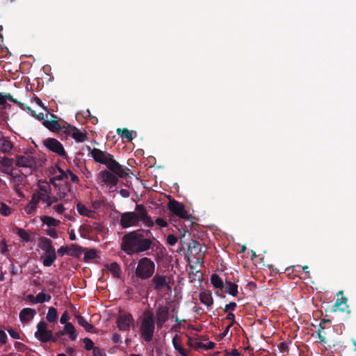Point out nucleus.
I'll return each instance as SVG.
<instances>
[{
    "mask_svg": "<svg viewBox=\"0 0 356 356\" xmlns=\"http://www.w3.org/2000/svg\"><path fill=\"white\" fill-rule=\"evenodd\" d=\"M84 252V248L77 244H72L68 247V254L79 257Z\"/></svg>",
    "mask_w": 356,
    "mask_h": 356,
    "instance_id": "obj_29",
    "label": "nucleus"
},
{
    "mask_svg": "<svg viewBox=\"0 0 356 356\" xmlns=\"http://www.w3.org/2000/svg\"><path fill=\"white\" fill-rule=\"evenodd\" d=\"M7 335L6 332L0 330V343L4 344L6 343Z\"/></svg>",
    "mask_w": 356,
    "mask_h": 356,
    "instance_id": "obj_63",
    "label": "nucleus"
},
{
    "mask_svg": "<svg viewBox=\"0 0 356 356\" xmlns=\"http://www.w3.org/2000/svg\"><path fill=\"white\" fill-rule=\"evenodd\" d=\"M76 318L77 320L79 325L83 327L86 330V331L91 333L95 332L94 326L89 323L82 316L77 315L76 316Z\"/></svg>",
    "mask_w": 356,
    "mask_h": 356,
    "instance_id": "obj_28",
    "label": "nucleus"
},
{
    "mask_svg": "<svg viewBox=\"0 0 356 356\" xmlns=\"http://www.w3.org/2000/svg\"><path fill=\"white\" fill-rule=\"evenodd\" d=\"M13 148L11 141L4 136L0 140V152L7 154L10 153Z\"/></svg>",
    "mask_w": 356,
    "mask_h": 356,
    "instance_id": "obj_24",
    "label": "nucleus"
},
{
    "mask_svg": "<svg viewBox=\"0 0 356 356\" xmlns=\"http://www.w3.org/2000/svg\"><path fill=\"white\" fill-rule=\"evenodd\" d=\"M341 294V297L340 298H337L336 302L334 305V311H337L339 309L341 312H345L346 309H348V306L347 305V298L343 296V291H339L338 295Z\"/></svg>",
    "mask_w": 356,
    "mask_h": 356,
    "instance_id": "obj_19",
    "label": "nucleus"
},
{
    "mask_svg": "<svg viewBox=\"0 0 356 356\" xmlns=\"http://www.w3.org/2000/svg\"><path fill=\"white\" fill-rule=\"evenodd\" d=\"M116 132L119 136L122 137V138L126 139L128 142L132 141V132H131L127 128H118L117 129Z\"/></svg>",
    "mask_w": 356,
    "mask_h": 356,
    "instance_id": "obj_33",
    "label": "nucleus"
},
{
    "mask_svg": "<svg viewBox=\"0 0 356 356\" xmlns=\"http://www.w3.org/2000/svg\"><path fill=\"white\" fill-rule=\"evenodd\" d=\"M108 268L115 277L119 278L120 277L121 268L118 263H111L108 266Z\"/></svg>",
    "mask_w": 356,
    "mask_h": 356,
    "instance_id": "obj_34",
    "label": "nucleus"
},
{
    "mask_svg": "<svg viewBox=\"0 0 356 356\" xmlns=\"http://www.w3.org/2000/svg\"><path fill=\"white\" fill-rule=\"evenodd\" d=\"M97 257V251L95 249L84 248L83 259L86 261L88 259H93Z\"/></svg>",
    "mask_w": 356,
    "mask_h": 356,
    "instance_id": "obj_38",
    "label": "nucleus"
},
{
    "mask_svg": "<svg viewBox=\"0 0 356 356\" xmlns=\"http://www.w3.org/2000/svg\"><path fill=\"white\" fill-rule=\"evenodd\" d=\"M120 217L119 225L122 229L137 227L140 222H143V225L149 228L154 226V220L143 204H136L135 211L122 213Z\"/></svg>",
    "mask_w": 356,
    "mask_h": 356,
    "instance_id": "obj_2",
    "label": "nucleus"
},
{
    "mask_svg": "<svg viewBox=\"0 0 356 356\" xmlns=\"http://www.w3.org/2000/svg\"><path fill=\"white\" fill-rule=\"evenodd\" d=\"M67 172L70 176L71 181L73 183H77L79 181L78 176L76 175H75L74 173H73L71 170H67Z\"/></svg>",
    "mask_w": 356,
    "mask_h": 356,
    "instance_id": "obj_61",
    "label": "nucleus"
},
{
    "mask_svg": "<svg viewBox=\"0 0 356 356\" xmlns=\"http://www.w3.org/2000/svg\"><path fill=\"white\" fill-rule=\"evenodd\" d=\"M236 307V303L234 302H231L229 304L226 305L224 308V312H227L229 310L234 311Z\"/></svg>",
    "mask_w": 356,
    "mask_h": 356,
    "instance_id": "obj_55",
    "label": "nucleus"
},
{
    "mask_svg": "<svg viewBox=\"0 0 356 356\" xmlns=\"http://www.w3.org/2000/svg\"><path fill=\"white\" fill-rule=\"evenodd\" d=\"M13 230L14 233L17 234V236H19L24 242L28 243L31 241V235L26 230L17 226H15Z\"/></svg>",
    "mask_w": 356,
    "mask_h": 356,
    "instance_id": "obj_25",
    "label": "nucleus"
},
{
    "mask_svg": "<svg viewBox=\"0 0 356 356\" xmlns=\"http://www.w3.org/2000/svg\"><path fill=\"white\" fill-rule=\"evenodd\" d=\"M83 343H84V348L87 350H94V348H96L94 346L93 341L90 338L86 337L85 339H83Z\"/></svg>",
    "mask_w": 356,
    "mask_h": 356,
    "instance_id": "obj_44",
    "label": "nucleus"
},
{
    "mask_svg": "<svg viewBox=\"0 0 356 356\" xmlns=\"http://www.w3.org/2000/svg\"><path fill=\"white\" fill-rule=\"evenodd\" d=\"M52 209L58 214H62L65 211V208L63 203L54 204Z\"/></svg>",
    "mask_w": 356,
    "mask_h": 356,
    "instance_id": "obj_45",
    "label": "nucleus"
},
{
    "mask_svg": "<svg viewBox=\"0 0 356 356\" xmlns=\"http://www.w3.org/2000/svg\"><path fill=\"white\" fill-rule=\"evenodd\" d=\"M38 188L40 190L39 192L42 193H50V185L47 181L40 180L38 181Z\"/></svg>",
    "mask_w": 356,
    "mask_h": 356,
    "instance_id": "obj_39",
    "label": "nucleus"
},
{
    "mask_svg": "<svg viewBox=\"0 0 356 356\" xmlns=\"http://www.w3.org/2000/svg\"><path fill=\"white\" fill-rule=\"evenodd\" d=\"M26 300L28 301H29L31 303H33V304H37L38 303V301H37V296H34L32 294H29L27 296H26Z\"/></svg>",
    "mask_w": 356,
    "mask_h": 356,
    "instance_id": "obj_64",
    "label": "nucleus"
},
{
    "mask_svg": "<svg viewBox=\"0 0 356 356\" xmlns=\"http://www.w3.org/2000/svg\"><path fill=\"white\" fill-rule=\"evenodd\" d=\"M63 335V332L61 330H59L55 333L54 336L52 335L51 341L53 342H56Z\"/></svg>",
    "mask_w": 356,
    "mask_h": 356,
    "instance_id": "obj_57",
    "label": "nucleus"
},
{
    "mask_svg": "<svg viewBox=\"0 0 356 356\" xmlns=\"http://www.w3.org/2000/svg\"><path fill=\"white\" fill-rule=\"evenodd\" d=\"M0 164L3 167H5V168H11L13 166V159L8 158V157H6V156H3L0 160Z\"/></svg>",
    "mask_w": 356,
    "mask_h": 356,
    "instance_id": "obj_41",
    "label": "nucleus"
},
{
    "mask_svg": "<svg viewBox=\"0 0 356 356\" xmlns=\"http://www.w3.org/2000/svg\"><path fill=\"white\" fill-rule=\"evenodd\" d=\"M330 328L331 326L327 327L325 325H323V323L319 324V328L317 332V335L320 342L325 344L329 342V339L327 337V333L326 332V330Z\"/></svg>",
    "mask_w": 356,
    "mask_h": 356,
    "instance_id": "obj_22",
    "label": "nucleus"
},
{
    "mask_svg": "<svg viewBox=\"0 0 356 356\" xmlns=\"http://www.w3.org/2000/svg\"><path fill=\"white\" fill-rule=\"evenodd\" d=\"M155 271L154 262L148 257H143L138 261L137 266L134 271V276L131 279L135 284H139V280H146L154 275Z\"/></svg>",
    "mask_w": 356,
    "mask_h": 356,
    "instance_id": "obj_4",
    "label": "nucleus"
},
{
    "mask_svg": "<svg viewBox=\"0 0 356 356\" xmlns=\"http://www.w3.org/2000/svg\"><path fill=\"white\" fill-rule=\"evenodd\" d=\"M61 331L63 332L64 335L69 334V337L72 341H75L77 338L78 334L72 323L65 324L64 328Z\"/></svg>",
    "mask_w": 356,
    "mask_h": 356,
    "instance_id": "obj_23",
    "label": "nucleus"
},
{
    "mask_svg": "<svg viewBox=\"0 0 356 356\" xmlns=\"http://www.w3.org/2000/svg\"><path fill=\"white\" fill-rule=\"evenodd\" d=\"M16 165L22 168L33 169L36 166V161L33 156L30 155H17L16 156Z\"/></svg>",
    "mask_w": 356,
    "mask_h": 356,
    "instance_id": "obj_16",
    "label": "nucleus"
},
{
    "mask_svg": "<svg viewBox=\"0 0 356 356\" xmlns=\"http://www.w3.org/2000/svg\"><path fill=\"white\" fill-rule=\"evenodd\" d=\"M42 124L52 132H58L61 129L60 124L56 120H44Z\"/></svg>",
    "mask_w": 356,
    "mask_h": 356,
    "instance_id": "obj_30",
    "label": "nucleus"
},
{
    "mask_svg": "<svg viewBox=\"0 0 356 356\" xmlns=\"http://www.w3.org/2000/svg\"><path fill=\"white\" fill-rule=\"evenodd\" d=\"M151 234L149 230L137 229L125 234L122 237L121 250L128 255H133L149 250L152 245L151 238L145 237Z\"/></svg>",
    "mask_w": 356,
    "mask_h": 356,
    "instance_id": "obj_1",
    "label": "nucleus"
},
{
    "mask_svg": "<svg viewBox=\"0 0 356 356\" xmlns=\"http://www.w3.org/2000/svg\"><path fill=\"white\" fill-rule=\"evenodd\" d=\"M47 323L44 321H40L37 325V331L35 333V337L43 343L51 341L52 332L47 330Z\"/></svg>",
    "mask_w": 356,
    "mask_h": 356,
    "instance_id": "obj_12",
    "label": "nucleus"
},
{
    "mask_svg": "<svg viewBox=\"0 0 356 356\" xmlns=\"http://www.w3.org/2000/svg\"><path fill=\"white\" fill-rule=\"evenodd\" d=\"M199 296L200 302L207 307H210L213 304V299L210 291H203L200 293Z\"/></svg>",
    "mask_w": 356,
    "mask_h": 356,
    "instance_id": "obj_21",
    "label": "nucleus"
},
{
    "mask_svg": "<svg viewBox=\"0 0 356 356\" xmlns=\"http://www.w3.org/2000/svg\"><path fill=\"white\" fill-rule=\"evenodd\" d=\"M36 209H37V207L34 204H32V203H31L29 202V203L28 204V205L25 207V211L27 214H33L36 211Z\"/></svg>",
    "mask_w": 356,
    "mask_h": 356,
    "instance_id": "obj_47",
    "label": "nucleus"
},
{
    "mask_svg": "<svg viewBox=\"0 0 356 356\" xmlns=\"http://www.w3.org/2000/svg\"><path fill=\"white\" fill-rule=\"evenodd\" d=\"M177 242V238L172 235V234H169L167 236V243L170 245H175Z\"/></svg>",
    "mask_w": 356,
    "mask_h": 356,
    "instance_id": "obj_50",
    "label": "nucleus"
},
{
    "mask_svg": "<svg viewBox=\"0 0 356 356\" xmlns=\"http://www.w3.org/2000/svg\"><path fill=\"white\" fill-rule=\"evenodd\" d=\"M198 346H202V349L208 350L213 349L214 348V346H215V343L213 342H212V341H209L207 343H202V344H199Z\"/></svg>",
    "mask_w": 356,
    "mask_h": 356,
    "instance_id": "obj_52",
    "label": "nucleus"
},
{
    "mask_svg": "<svg viewBox=\"0 0 356 356\" xmlns=\"http://www.w3.org/2000/svg\"><path fill=\"white\" fill-rule=\"evenodd\" d=\"M58 254L62 257L64 255V254H68V247L67 246H61L58 250Z\"/></svg>",
    "mask_w": 356,
    "mask_h": 356,
    "instance_id": "obj_62",
    "label": "nucleus"
},
{
    "mask_svg": "<svg viewBox=\"0 0 356 356\" xmlns=\"http://www.w3.org/2000/svg\"><path fill=\"white\" fill-rule=\"evenodd\" d=\"M170 312L168 307L163 305H159L156 310V324L159 329H161L165 322L169 319Z\"/></svg>",
    "mask_w": 356,
    "mask_h": 356,
    "instance_id": "obj_13",
    "label": "nucleus"
},
{
    "mask_svg": "<svg viewBox=\"0 0 356 356\" xmlns=\"http://www.w3.org/2000/svg\"><path fill=\"white\" fill-rule=\"evenodd\" d=\"M59 175L54 176V180L63 181V179H67V174L60 167L57 166Z\"/></svg>",
    "mask_w": 356,
    "mask_h": 356,
    "instance_id": "obj_43",
    "label": "nucleus"
},
{
    "mask_svg": "<svg viewBox=\"0 0 356 356\" xmlns=\"http://www.w3.org/2000/svg\"><path fill=\"white\" fill-rule=\"evenodd\" d=\"M47 321L49 323H54L58 318L57 310L54 307H50L48 310L47 317Z\"/></svg>",
    "mask_w": 356,
    "mask_h": 356,
    "instance_id": "obj_36",
    "label": "nucleus"
},
{
    "mask_svg": "<svg viewBox=\"0 0 356 356\" xmlns=\"http://www.w3.org/2000/svg\"><path fill=\"white\" fill-rule=\"evenodd\" d=\"M154 223L160 227H166L168 226L167 221L162 218H157L155 222H154Z\"/></svg>",
    "mask_w": 356,
    "mask_h": 356,
    "instance_id": "obj_48",
    "label": "nucleus"
},
{
    "mask_svg": "<svg viewBox=\"0 0 356 356\" xmlns=\"http://www.w3.org/2000/svg\"><path fill=\"white\" fill-rule=\"evenodd\" d=\"M278 348L282 353H287L289 351L288 343L286 341L281 342L279 344Z\"/></svg>",
    "mask_w": 356,
    "mask_h": 356,
    "instance_id": "obj_53",
    "label": "nucleus"
},
{
    "mask_svg": "<svg viewBox=\"0 0 356 356\" xmlns=\"http://www.w3.org/2000/svg\"><path fill=\"white\" fill-rule=\"evenodd\" d=\"M88 149L95 162L106 165L108 170L113 171L120 168V164L114 159L112 154L98 148L91 149L89 146H88Z\"/></svg>",
    "mask_w": 356,
    "mask_h": 356,
    "instance_id": "obj_5",
    "label": "nucleus"
},
{
    "mask_svg": "<svg viewBox=\"0 0 356 356\" xmlns=\"http://www.w3.org/2000/svg\"><path fill=\"white\" fill-rule=\"evenodd\" d=\"M57 195L59 200L63 203L70 202L74 197L72 184L67 181L61 183L58 186Z\"/></svg>",
    "mask_w": 356,
    "mask_h": 356,
    "instance_id": "obj_8",
    "label": "nucleus"
},
{
    "mask_svg": "<svg viewBox=\"0 0 356 356\" xmlns=\"http://www.w3.org/2000/svg\"><path fill=\"white\" fill-rule=\"evenodd\" d=\"M0 213L4 216H8L11 213V209L4 202L0 203Z\"/></svg>",
    "mask_w": 356,
    "mask_h": 356,
    "instance_id": "obj_42",
    "label": "nucleus"
},
{
    "mask_svg": "<svg viewBox=\"0 0 356 356\" xmlns=\"http://www.w3.org/2000/svg\"><path fill=\"white\" fill-rule=\"evenodd\" d=\"M188 251L191 254L198 255L197 259H202L203 257L201 244L196 241L192 240L191 243H189Z\"/></svg>",
    "mask_w": 356,
    "mask_h": 356,
    "instance_id": "obj_20",
    "label": "nucleus"
},
{
    "mask_svg": "<svg viewBox=\"0 0 356 356\" xmlns=\"http://www.w3.org/2000/svg\"><path fill=\"white\" fill-rule=\"evenodd\" d=\"M36 314V311L31 308H24L19 312V319L22 323L30 321Z\"/></svg>",
    "mask_w": 356,
    "mask_h": 356,
    "instance_id": "obj_18",
    "label": "nucleus"
},
{
    "mask_svg": "<svg viewBox=\"0 0 356 356\" xmlns=\"http://www.w3.org/2000/svg\"><path fill=\"white\" fill-rule=\"evenodd\" d=\"M154 330V314L151 311L147 310L144 312V317L140 327V334L146 342H150L152 340Z\"/></svg>",
    "mask_w": 356,
    "mask_h": 356,
    "instance_id": "obj_7",
    "label": "nucleus"
},
{
    "mask_svg": "<svg viewBox=\"0 0 356 356\" xmlns=\"http://www.w3.org/2000/svg\"><path fill=\"white\" fill-rule=\"evenodd\" d=\"M134 320L131 314H124L120 315L117 318V326L121 331H127L130 328L131 324L134 323Z\"/></svg>",
    "mask_w": 356,
    "mask_h": 356,
    "instance_id": "obj_15",
    "label": "nucleus"
},
{
    "mask_svg": "<svg viewBox=\"0 0 356 356\" xmlns=\"http://www.w3.org/2000/svg\"><path fill=\"white\" fill-rule=\"evenodd\" d=\"M40 196H39V191H35L31 195V199L30 200V202L32 203V204H34L37 207L38 204L40 202Z\"/></svg>",
    "mask_w": 356,
    "mask_h": 356,
    "instance_id": "obj_46",
    "label": "nucleus"
},
{
    "mask_svg": "<svg viewBox=\"0 0 356 356\" xmlns=\"http://www.w3.org/2000/svg\"><path fill=\"white\" fill-rule=\"evenodd\" d=\"M225 292L228 293L229 295L235 297L238 294V285L235 283H233L230 281L226 280V284L224 287Z\"/></svg>",
    "mask_w": 356,
    "mask_h": 356,
    "instance_id": "obj_31",
    "label": "nucleus"
},
{
    "mask_svg": "<svg viewBox=\"0 0 356 356\" xmlns=\"http://www.w3.org/2000/svg\"><path fill=\"white\" fill-rule=\"evenodd\" d=\"M211 282L213 287L216 289H222L225 287L223 281L222 280L220 277L216 273L211 275Z\"/></svg>",
    "mask_w": 356,
    "mask_h": 356,
    "instance_id": "obj_32",
    "label": "nucleus"
},
{
    "mask_svg": "<svg viewBox=\"0 0 356 356\" xmlns=\"http://www.w3.org/2000/svg\"><path fill=\"white\" fill-rule=\"evenodd\" d=\"M168 208L170 212L177 216L183 219H189V215L182 203L175 200H170Z\"/></svg>",
    "mask_w": 356,
    "mask_h": 356,
    "instance_id": "obj_10",
    "label": "nucleus"
},
{
    "mask_svg": "<svg viewBox=\"0 0 356 356\" xmlns=\"http://www.w3.org/2000/svg\"><path fill=\"white\" fill-rule=\"evenodd\" d=\"M76 209L78 213L83 216H87L88 218H93L95 215V212L88 207H86L84 204L81 202L76 203Z\"/></svg>",
    "mask_w": 356,
    "mask_h": 356,
    "instance_id": "obj_26",
    "label": "nucleus"
},
{
    "mask_svg": "<svg viewBox=\"0 0 356 356\" xmlns=\"http://www.w3.org/2000/svg\"><path fill=\"white\" fill-rule=\"evenodd\" d=\"M47 234L53 238H57L58 237L57 231L55 227H51L47 230Z\"/></svg>",
    "mask_w": 356,
    "mask_h": 356,
    "instance_id": "obj_51",
    "label": "nucleus"
},
{
    "mask_svg": "<svg viewBox=\"0 0 356 356\" xmlns=\"http://www.w3.org/2000/svg\"><path fill=\"white\" fill-rule=\"evenodd\" d=\"M7 101H10L18 105H22V104L17 99H14L10 94L0 92V106H3L0 110V118L4 121L6 119V113L4 111V110L10 107V105L7 103Z\"/></svg>",
    "mask_w": 356,
    "mask_h": 356,
    "instance_id": "obj_14",
    "label": "nucleus"
},
{
    "mask_svg": "<svg viewBox=\"0 0 356 356\" xmlns=\"http://www.w3.org/2000/svg\"><path fill=\"white\" fill-rule=\"evenodd\" d=\"M7 331L13 339H19L20 338L19 334L13 328L8 329Z\"/></svg>",
    "mask_w": 356,
    "mask_h": 356,
    "instance_id": "obj_56",
    "label": "nucleus"
},
{
    "mask_svg": "<svg viewBox=\"0 0 356 356\" xmlns=\"http://www.w3.org/2000/svg\"><path fill=\"white\" fill-rule=\"evenodd\" d=\"M127 170H129L127 168H124L120 165V168L115 170H110L108 168L100 171L97 175L98 184L106 185L112 188L118 184V178H124L128 176Z\"/></svg>",
    "mask_w": 356,
    "mask_h": 356,
    "instance_id": "obj_3",
    "label": "nucleus"
},
{
    "mask_svg": "<svg viewBox=\"0 0 356 356\" xmlns=\"http://www.w3.org/2000/svg\"><path fill=\"white\" fill-rule=\"evenodd\" d=\"M67 133L78 143L83 142L88 139L87 133L86 131H81L75 127H70Z\"/></svg>",
    "mask_w": 356,
    "mask_h": 356,
    "instance_id": "obj_17",
    "label": "nucleus"
},
{
    "mask_svg": "<svg viewBox=\"0 0 356 356\" xmlns=\"http://www.w3.org/2000/svg\"><path fill=\"white\" fill-rule=\"evenodd\" d=\"M70 319L68 312L65 310L60 316V323L61 324L68 323L67 321Z\"/></svg>",
    "mask_w": 356,
    "mask_h": 356,
    "instance_id": "obj_49",
    "label": "nucleus"
},
{
    "mask_svg": "<svg viewBox=\"0 0 356 356\" xmlns=\"http://www.w3.org/2000/svg\"><path fill=\"white\" fill-rule=\"evenodd\" d=\"M187 337H188L187 345L188 346L194 348L196 350H200L202 349V346H199L198 345L202 344V342L199 341L196 337L193 338L189 336H187Z\"/></svg>",
    "mask_w": 356,
    "mask_h": 356,
    "instance_id": "obj_35",
    "label": "nucleus"
},
{
    "mask_svg": "<svg viewBox=\"0 0 356 356\" xmlns=\"http://www.w3.org/2000/svg\"><path fill=\"white\" fill-rule=\"evenodd\" d=\"M233 326V323H229L224 330L223 332L220 334L219 339H222L229 332V329Z\"/></svg>",
    "mask_w": 356,
    "mask_h": 356,
    "instance_id": "obj_59",
    "label": "nucleus"
},
{
    "mask_svg": "<svg viewBox=\"0 0 356 356\" xmlns=\"http://www.w3.org/2000/svg\"><path fill=\"white\" fill-rule=\"evenodd\" d=\"M172 342L175 349H178L177 348L181 346V340L179 339L177 334L173 337Z\"/></svg>",
    "mask_w": 356,
    "mask_h": 356,
    "instance_id": "obj_54",
    "label": "nucleus"
},
{
    "mask_svg": "<svg viewBox=\"0 0 356 356\" xmlns=\"http://www.w3.org/2000/svg\"><path fill=\"white\" fill-rule=\"evenodd\" d=\"M40 220L43 224L47 225L50 228L58 227L60 224V221L59 220H56L49 216H43L40 218Z\"/></svg>",
    "mask_w": 356,
    "mask_h": 356,
    "instance_id": "obj_27",
    "label": "nucleus"
},
{
    "mask_svg": "<svg viewBox=\"0 0 356 356\" xmlns=\"http://www.w3.org/2000/svg\"><path fill=\"white\" fill-rule=\"evenodd\" d=\"M51 297L50 295L47 294L42 291L37 295V301L38 303H43L45 302H49L51 300Z\"/></svg>",
    "mask_w": 356,
    "mask_h": 356,
    "instance_id": "obj_40",
    "label": "nucleus"
},
{
    "mask_svg": "<svg viewBox=\"0 0 356 356\" xmlns=\"http://www.w3.org/2000/svg\"><path fill=\"white\" fill-rule=\"evenodd\" d=\"M152 284L154 289L161 291L163 289H170V278L167 276L156 273L152 279Z\"/></svg>",
    "mask_w": 356,
    "mask_h": 356,
    "instance_id": "obj_11",
    "label": "nucleus"
},
{
    "mask_svg": "<svg viewBox=\"0 0 356 356\" xmlns=\"http://www.w3.org/2000/svg\"><path fill=\"white\" fill-rule=\"evenodd\" d=\"M43 145L52 152L62 157H67V154L63 145L57 139L48 138L43 140Z\"/></svg>",
    "mask_w": 356,
    "mask_h": 356,
    "instance_id": "obj_9",
    "label": "nucleus"
},
{
    "mask_svg": "<svg viewBox=\"0 0 356 356\" xmlns=\"http://www.w3.org/2000/svg\"><path fill=\"white\" fill-rule=\"evenodd\" d=\"M92 227L88 225H82L79 227V232L80 235L83 238H87V236L92 232Z\"/></svg>",
    "mask_w": 356,
    "mask_h": 356,
    "instance_id": "obj_37",
    "label": "nucleus"
},
{
    "mask_svg": "<svg viewBox=\"0 0 356 356\" xmlns=\"http://www.w3.org/2000/svg\"><path fill=\"white\" fill-rule=\"evenodd\" d=\"M49 195L50 193H42L41 192H39L40 201H42V202H46L49 201Z\"/></svg>",
    "mask_w": 356,
    "mask_h": 356,
    "instance_id": "obj_58",
    "label": "nucleus"
},
{
    "mask_svg": "<svg viewBox=\"0 0 356 356\" xmlns=\"http://www.w3.org/2000/svg\"><path fill=\"white\" fill-rule=\"evenodd\" d=\"M94 356H106L104 350L99 347L94 348Z\"/></svg>",
    "mask_w": 356,
    "mask_h": 356,
    "instance_id": "obj_60",
    "label": "nucleus"
},
{
    "mask_svg": "<svg viewBox=\"0 0 356 356\" xmlns=\"http://www.w3.org/2000/svg\"><path fill=\"white\" fill-rule=\"evenodd\" d=\"M38 246L44 252V254L42 256L43 265L46 267L51 266L56 259V253L51 240L41 236L38 239Z\"/></svg>",
    "mask_w": 356,
    "mask_h": 356,
    "instance_id": "obj_6",
    "label": "nucleus"
}]
</instances>
